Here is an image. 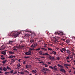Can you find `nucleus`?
I'll return each instance as SVG.
<instances>
[{"label":"nucleus","mask_w":75,"mask_h":75,"mask_svg":"<svg viewBox=\"0 0 75 75\" xmlns=\"http://www.w3.org/2000/svg\"><path fill=\"white\" fill-rule=\"evenodd\" d=\"M31 50H29L28 52H27L25 53V54L26 55H31Z\"/></svg>","instance_id":"4"},{"label":"nucleus","mask_w":75,"mask_h":75,"mask_svg":"<svg viewBox=\"0 0 75 75\" xmlns=\"http://www.w3.org/2000/svg\"><path fill=\"white\" fill-rule=\"evenodd\" d=\"M7 68L8 69H10V68L8 66L7 67Z\"/></svg>","instance_id":"50"},{"label":"nucleus","mask_w":75,"mask_h":75,"mask_svg":"<svg viewBox=\"0 0 75 75\" xmlns=\"http://www.w3.org/2000/svg\"><path fill=\"white\" fill-rule=\"evenodd\" d=\"M32 72H33L34 73H36V72H37V71H36V70H32Z\"/></svg>","instance_id":"28"},{"label":"nucleus","mask_w":75,"mask_h":75,"mask_svg":"<svg viewBox=\"0 0 75 75\" xmlns=\"http://www.w3.org/2000/svg\"><path fill=\"white\" fill-rule=\"evenodd\" d=\"M2 69H3V67H0V71H1L2 70Z\"/></svg>","instance_id":"53"},{"label":"nucleus","mask_w":75,"mask_h":75,"mask_svg":"<svg viewBox=\"0 0 75 75\" xmlns=\"http://www.w3.org/2000/svg\"><path fill=\"white\" fill-rule=\"evenodd\" d=\"M4 46V45H3L1 46V47L2 48V50H6V46Z\"/></svg>","instance_id":"9"},{"label":"nucleus","mask_w":75,"mask_h":75,"mask_svg":"<svg viewBox=\"0 0 75 75\" xmlns=\"http://www.w3.org/2000/svg\"><path fill=\"white\" fill-rule=\"evenodd\" d=\"M52 52L54 55H57V52H55L52 50Z\"/></svg>","instance_id":"15"},{"label":"nucleus","mask_w":75,"mask_h":75,"mask_svg":"<svg viewBox=\"0 0 75 75\" xmlns=\"http://www.w3.org/2000/svg\"><path fill=\"white\" fill-rule=\"evenodd\" d=\"M43 55H47V56H48L49 55V54L47 53H44L42 54Z\"/></svg>","instance_id":"20"},{"label":"nucleus","mask_w":75,"mask_h":75,"mask_svg":"<svg viewBox=\"0 0 75 75\" xmlns=\"http://www.w3.org/2000/svg\"><path fill=\"white\" fill-rule=\"evenodd\" d=\"M13 71H14L13 70H12L10 71V73L11 74H13Z\"/></svg>","instance_id":"46"},{"label":"nucleus","mask_w":75,"mask_h":75,"mask_svg":"<svg viewBox=\"0 0 75 75\" xmlns=\"http://www.w3.org/2000/svg\"><path fill=\"white\" fill-rule=\"evenodd\" d=\"M20 34V33L19 32H12L10 33L11 36L12 37H13V38H16V37H18Z\"/></svg>","instance_id":"1"},{"label":"nucleus","mask_w":75,"mask_h":75,"mask_svg":"<svg viewBox=\"0 0 75 75\" xmlns=\"http://www.w3.org/2000/svg\"><path fill=\"white\" fill-rule=\"evenodd\" d=\"M57 66L58 67H59L60 68H64V67L59 64H58L57 65Z\"/></svg>","instance_id":"10"},{"label":"nucleus","mask_w":75,"mask_h":75,"mask_svg":"<svg viewBox=\"0 0 75 75\" xmlns=\"http://www.w3.org/2000/svg\"><path fill=\"white\" fill-rule=\"evenodd\" d=\"M42 50H44V51H47V49H45L44 48H41Z\"/></svg>","instance_id":"24"},{"label":"nucleus","mask_w":75,"mask_h":75,"mask_svg":"<svg viewBox=\"0 0 75 75\" xmlns=\"http://www.w3.org/2000/svg\"><path fill=\"white\" fill-rule=\"evenodd\" d=\"M67 62H68V63H69V62H70V61H69L68 60H67Z\"/></svg>","instance_id":"57"},{"label":"nucleus","mask_w":75,"mask_h":75,"mask_svg":"<svg viewBox=\"0 0 75 75\" xmlns=\"http://www.w3.org/2000/svg\"><path fill=\"white\" fill-rule=\"evenodd\" d=\"M44 47H47V44H45L44 43Z\"/></svg>","instance_id":"30"},{"label":"nucleus","mask_w":75,"mask_h":75,"mask_svg":"<svg viewBox=\"0 0 75 75\" xmlns=\"http://www.w3.org/2000/svg\"><path fill=\"white\" fill-rule=\"evenodd\" d=\"M23 64H25V61H24L23 62Z\"/></svg>","instance_id":"64"},{"label":"nucleus","mask_w":75,"mask_h":75,"mask_svg":"<svg viewBox=\"0 0 75 75\" xmlns=\"http://www.w3.org/2000/svg\"><path fill=\"white\" fill-rule=\"evenodd\" d=\"M24 72H27L28 73H29V72L27 71V70L24 71Z\"/></svg>","instance_id":"51"},{"label":"nucleus","mask_w":75,"mask_h":75,"mask_svg":"<svg viewBox=\"0 0 75 75\" xmlns=\"http://www.w3.org/2000/svg\"><path fill=\"white\" fill-rule=\"evenodd\" d=\"M57 65H55L53 67V69L54 71H57L58 70V69L57 68Z\"/></svg>","instance_id":"7"},{"label":"nucleus","mask_w":75,"mask_h":75,"mask_svg":"<svg viewBox=\"0 0 75 75\" xmlns=\"http://www.w3.org/2000/svg\"><path fill=\"white\" fill-rule=\"evenodd\" d=\"M34 45V47H36V46L37 45V43L35 44Z\"/></svg>","instance_id":"42"},{"label":"nucleus","mask_w":75,"mask_h":75,"mask_svg":"<svg viewBox=\"0 0 75 75\" xmlns=\"http://www.w3.org/2000/svg\"><path fill=\"white\" fill-rule=\"evenodd\" d=\"M1 59H2V60H3V59H5V57H1Z\"/></svg>","instance_id":"44"},{"label":"nucleus","mask_w":75,"mask_h":75,"mask_svg":"<svg viewBox=\"0 0 75 75\" xmlns=\"http://www.w3.org/2000/svg\"><path fill=\"white\" fill-rule=\"evenodd\" d=\"M14 57V56H13L11 55L10 56H9V57H8V58H13Z\"/></svg>","instance_id":"19"},{"label":"nucleus","mask_w":75,"mask_h":75,"mask_svg":"<svg viewBox=\"0 0 75 75\" xmlns=\"http://www.w3.org/2000/svg\"><path fill=\"white\" fill-rule=\"evenodd\" d=\"M24 58H30V56H27V57L25 56L24 57Z\"/></svg>","instance_id":"33"},{"label":"nucleus","mask_w":75,"mask_h":75,"mask_svg":"<svg viewBox=\"0 0 75 75\" xmlns=\"http://www.w3.org/2000/svg\"><path fill=\"white\" fill-rule=\"evenodd\" d=\"M39 52V53H42V52H42V51H40Z\"/></svg>","instance_id":"60"},{"label":"nucleus","mask_w":75,"mask_h":75,"mask_svg":"<svg viewBox=\"0 0 75 75\" xmlns=\"http://www.w3.org/2000/svg\"><path fill=\"white\" fill-rule=\"evenodd\" d=\"M43 62H43V61H41V62H40V63H43Z\"/></svg>","instance_id":"59"},{"label":"nucleus","mask_w":75,"mask_h":75,"mask_svg":"<svg viewBox=\"0 0 75 75\" xmlns=\"http://www.w3.org/2000/svg\"><path fill=\"white\" fill-rule=\"evenodd\" d=\"M55 39H56V40H55L54 42H58V40H57V39H58V37H55Z\"/></svg>","instance_id":"13"},{"label":"nucleus","mask_w":75,"mask_h":75,"mask_svg":"<svg viewBox=\"0 0 75 75\" xmlns=\"http://www.w3.org/2000/svg\"><path fill=\"white\" fill-rule=\"evenodd\" d=\"M30 50H31V51H34V50H35L34 49V48H30V49H29Z\"/></svg>","instance_id":"36"},{"label":"nucleus","mask_w":75,"mask_h":75,"mask_svg":"<svg viewBox=\"0 0 75 75\" xmlns=\"http://www.w3.org/2000/svg\"><path fill=\"white\" fill-rule=\"evenodd\" d=\"M13 48V50L14 51H18L19 50V46H15Z\"/></svg>","instance_id":"3"},{"label":"nucleus","mask_w":75,"mask_h":75,"mask_svg":"<svg viewBox=\"0 0 75 75\" xmlns=\"http://www.w3.org/2000/svg\"><path fill=\"white\" fill-rule=\"evenodd\" d=\"M25 36L26 37H29L30 36V35H29L28 34H27L25 35Z\"/></svg>","instance_id":"22"},{"label":"nucleus","mask_w":75,"mask_h":75,"mask_svg":"<svg viewBox=\"0 0 75 75\" xmlns=\"http://www.w3.org/2000/svg\"><path fill=\"white\" fill-rule=\"evenodd\" d=\"M24 47V46H19V49H20V48H21V49H22Z\"/></svg>","instance_id":"18"},{"label":"nucleus","mask_w":75,"mask_h":75,"mask_svg":"<svg viewBox=\"0 0 75 75\" xmlns=\"http://www.w3.org/2000/svg\"><path fill=\"white\" fill-rule=\"evenodd\" d=\"M62 50L63 51H64V52H65V51H66V50H66V49H65V48H62Z\"/></svg>","instance_id":"25"},{"label":"nucleus","mask_w":75,"mask_h":75,"mask_svg":"<svg viewBox=\"0 0 75 75\" xmlns=\"http://www.w3.org/2000/svg\"><path fill=\"white\" fill-rule=\"evenodd\" d=\"M9 54H12V55L14 54V52H11V51H9Z\"/></svg>","instance_id":"14"},{"label":"nucleus","mask_w":75,"mask_h":75,"mask_svg":"<svg viewBox=\"0 0 75 75\" xmlns=\"http://www.w3.org/2000/svg\"><path fill=\"white\" fill-rule=\"evenodd\" d=\"M17 71H15V72H13V74H17Z\"/></svg>","instance_id":"47"},{"label":"nucleus","mask_w":75,"mask_h":75,"mask_svg":"<svg viewBox=\"0 0 75 75\" xmlns=\"http://www.w3.org/2000/svg\"><path fill=\"white\" fill-rule=\"evenodd\" d=\"M67 66H68V67H71V65L69 64H67Z\"/></svg>","instance_id":"49"},{"label":"nucleus","mask_w":75,"mask_h":75,"mask_svg":"<svg viewBox=\"0 0 75 75\" xmlns=\"http://www.w3.org/2000/svg\"><path fill=\"white\" fill-rule=\"evenodd\" d=\"M46 64H44V63H43V64H42L43 65H45H45Z\"/></svg>","instance_id":"63"},{"label":"nucleus","mask_w":75,"mask_h":75,"mask_svg":"<svg viewBox=\"0 0 75 75\" xmlns=\"http://www.w3.org/2000/svg\"><path fill=\"white\" fill-rule=\"evenodd\" d=\"M40 48H39L38 49H35L36 51H39V50H40Z\"/></svg>","instance_id":"32"},{"label":"nucleus","mask_w":75,"mask_h":75,"mask_svg":"<svg viewBox=\"0 0 75 75\" xmlns=\"http://www.w3.org/2000/svg\"><path fill=\"white\" fill-rule=\"evenodd\" d=\"M48 69H45V68L43 67L42 70V71L44 72V74H46V73H47V71H48Z\"/></svg>","instance_id":"2"},{"label":"nucleus","mask_w":75,"mask_h":75,"mask_svg":"<svg viewBox=\"0 0 75 75\" xmlns=\"http://www.w3.org/2000/svg\"><path fill=\"white\" fill-rule=\"evenodd\" d=\"M36 59H38V60H39V59H40V58H35Z\"/></svg>","instance_id":"55"},{"label":"nucleus","mask_w":75,"mask_h":75,"mask_svg":"<svg viewBox=\"0 0 75 75\" xmlns=\"http://www.w3.org/2000/svg\"><path fill=\"white\" fill-rule=\"evenodd\" d=\"M55 34H58H58H59V33H58V32H55Z\"/></svg>","instance_id":"48"},{"label":"nucleus","mask_w":75,"mask_h":75,"mask_svg":"<svg viewBox=\"0 0 75 75\" xmlns=\"http://www.w3.org/2000/svg\"><path fill=\"white\" fill-rule=\"evenodd\" d=\"M52 57H51V56L50 55L49 56V58L50 59V60H51Z\"/></svg>","instance_id":"38"},{"label":"nucleus","mask_w":75,"mask_h":75,"mask_svg":"<svg viewBox=\"0 0 75 75\" xmlns=\"http://www.w3.org/2000/svg\"><path fill=\"white\" fill-rule=\"evenodd\" d=\"M31 47H32V48H35L34 45H31Z\"/></svg>","instance_id":"43"},{"label":"nucleus","mask_w":75,"mask_h":75,"mask_svg":"<svg viewBox=\"0 0 75 75\" xmlns=\"http://www.w3.org/2000/svg\"><path fill=\"white\" fill-rule=\"evenodd\" d=\"M30 67H31V65H27L26 66V68H29Z\"/></svg>","instance_id":"17"},{"label":"nucleus","mask_w":75,"mask_h":75,"mask_svg":"<svg viewBox=\"0 0 75 75\" xmlns=\"http://www.w3.org/2000/svg\"><path fill=\"white\" fill-rule=\"evenodd\" d=\"M57 60H59L60 59H61V58L59 57H57Z\"/></svg>","instance_id":"34"},{"label":"nucleus","mask_w":75,"mask_h":75,"mask_svg":"<svg viewBox=\"0 0 75 75\" xmlns=\"http://www.w3.org/2000/svg\"><path fill=\"white\" fill-rule=\"evenodd\" d=\"M13 41H10L9 42V44H12L13 43Z\"/></svg>","instance_id":"29"},{"label":"nucleus","mask_w":75,"mask_h":75,"mask_svg":"<svg viewBox=\"0 0 75 75\" xmlns=\"http://www.w3.org/2000/svg\"><path fill=\"white\" fill-rule=\"evenodd\" d=\"M47 63L49 64H51V63L50 62H47Z\"/></svg>","instance_id":"62"},{"label":"nucleus","mask_w":75,"mask_h":75,"mask_svg":"<svg viewBox=\"0 0 75 75\" xmlns=\"http://www.w3.org/2000/svg\"><path fill=\"white\" fill-rule=\"evenodd\" d=\"M49 68L50 69H53V67L52 66H50Z\"/></svg>","instance_id":"39"},{"label":"nucleus","mask_w":75,"mask_h":75,"mask_svg":"<svg viewBox=\"0 0 75 75\" xmlns=\"http://www.w3.org/2000/svg\"><path fill=\"white\" fill-rule=\"evenodd\" d=\"M64 65L65 67H67V66H68V64H64Z\"/></svg>","instance_id":"37"},{"label":"nucleus","mask_w":75,"mask_h":75,"mask_svg":"<svg viewBox=\"0 0 75 75\" xmlns=\"http://www.w3.org/2000/svg\"><path fill=\"white\" fill-rule=\"evenodd\" d=\"M66 42L67 43H69L70 42V40H66Z\"/></svg>","instance_id":"21"},{"label":"nucleus","mask_w":75,"mask_h":75,"mask_svg":"<svg viewBox=\"0 0 75 75\" xmlns=\"http://www.w3.org/2000/svg\"><path fill=\"white\" fill-rule=\"evenodd\" d=\"M2 70H3V71H7V68L4 67V68L2 69Z\"/></svg>","instance_id":"11"},{"label":"nucleus","mask_w":75,"mask_h":75,"mask_svg":"<svg viewBox=\"0 0 75 75\" xmlns=\"http://www.w3.org/2000/svg\"><path fill=\"white\" fill-rule=\"evenodd\" d=\"M40 57L41 58H45V57Z\"/></svg>","instance_id":"54"},{"label":"nucleus","mask_w":75,"mask_h":75,"mask_svg":"<svg viewBox=\"0 0 75 75\" xmlns=\"http://www.w3.org/2000/svg\"><path fill=\"white\" fill-rule=\"evenodd\" d=\"M60 50L63 53L64 52H63V50H62H62L61 49H60Z\"/></svg>","instance_id":"45"},{"label":"nucleus","mask_w":75,"mask_h":75,"mask_svg":"<svg viewBox=\"0 0 75 75\" xmlns=\"http://www.w3.org/2000/svg\"><path fill=\"white\" fill-rule=\"evenodd\" d=\"M48 50H50V51H52V49L50 48H48Z\"/></svg>","instance_id":"40"},{"label":"nucleus","mask_w":75,"mask_h":75,"mask_svg":"<svg viewBox=\"0 0 75 75\" xmlns=\"http://www.w3.org/2000/svg\"><path fill=\"white\" fill-rule=\"evenodd\" d=\"M67 54H69V53H70V51H69V50H67Z\"/></svg>","instance_id":"26"},{"label":"nucleus","mask_w":75,"mask_h":75,"mask_svg":"<svg viewBox=\"0 0 75 75\" xmlns=\"http://www.w3.org/2000/svg\"><path fill=\"white\" fill-rule=\"evenodd\" d=\"M16 62V60H15L12 59L11 61V63H13V62Z\"/></svg>","instance_id":"27"},{"label":"nucleus","mask_w":75,"mask_h":75,"mask_svg":"<svg viewBox=\"0 0 75 75\" xmlns=\"http://www.w3.org/2000/svg\"><path fill=\"white\" fill-rule=\"evenodd\" d=\"M18 67H21V65H20V63H18V64L17 65Z\"/></svg>","instance_id":"35"},{"label":"nucleus","mask_w":75,"mask_h":75,"mask_svg":"<svg viewBox=\"0 0 75 75\" xmlns=\"http://www.w3.org/2000/svg\"><path fill=\"white\" fill-rule=\"evenodd\" d=\"M30 42H31V43L34 42V39H32V40H30Z\"/></svg>","instance_id":"16"},{"label":"nucleus","mask_w":75,"mask_h":75,"mask_svg":"<svg viewBox=\"0 0 75 75\" xmlns=\"http://www.w3.org/2000/svg\"><path fill=\"white\" fill-rule=\"evenodd\" d=\"M16 39H15L13 41V42H16Z\"/></svg>","instance_id":"61"},{"label":"nucleus","mask_w":75,"mask_h":75,"mask_svg":"<svg viewBox=\"0 0 75 75\" xmlns=\"http://www.w3.org/2000/svg\"><path fill=\"white\" fill-rule=\"evenodd\" d=\"M60 70L61 72H62L63 73H66V71L64 70V69H63V68L60 69Z\"/></svg>","instance_id":"5"},{"label":"nucleus","mask_w":75,"mask_h":75,"mask_svg":"<svg viewBox=\"0 0 75 75\" xmlns=\"http://www.w3.org/2000/svg\"><path fill=\"white\" fill-rule=\"evenodd\" d=\"M58 35H64V33L62 32L59 33Z\"/></svg>","instance_id":"12"},{"label":"nucleus","mask_w":75,"mask_h":75,"mask_svg":"<svg viewBox=\"0 0 75 75\" xmlns=\"http://www.w3.org/2000/svg\"><path fill=\"white\" fill-rule=\"evenodd\" d=\"M45 67H48V65L46 64L45 66Z\"/></svg>","instance_id":"52"},{"label":"nucleus","mask_w":75,"mask_h":75,"mask_svg":"<svg viewBox=\"0 0 75 75\" xmlns=\"http://www.w3.org/2000/svg\"><path fill=\"white\" fill-rule=\"evenodd\" d=\"M6 62L7 60H4L2 61V63H3V64H5V63H6Z\"/></svg>","instance_id":"23"},{"label":"nucleus","mask_w":75,"mask_h":75,"mask_svg":"<svg viewBox=\"0 0 75 75\" xmlns=\"http://www.w3.org/2000/svg\"><path fill=\"white\" fill-rule=\"evenodd\" d=\"M69 58H71V59L73 58V55H70L69 56H68L67 57H66V59H69Z\"/></svg>","instance_id":"6"},{"label":"nucleus","mask_w":75,"mask_h":75,"mask_svg":"<svg viewBox=\"0 0 75 75\" xmlns=\"http://www.w3.org/2000/svg\"><path fill=\"white\" fill-rule=\"evenodd\" d=\"M8 73V72H5V74H7V73Z\"/></svg>","instance_id":"58"},{"label":"nucleus","mask_w":75,"mask_h":75,"mask_svg":"<svg viewBox=\"0 0 75 75\" xmlns=\"http://www.w3.org/2000/svg\"><path fill=\"white\" fill-rule=\"evenodd\" d=\"M20 74H25V73L23 71H21L20 72Z\"/></svg>","instance_id":"41"},{"label":"nucleus","mask_w":75,"mask_h":75,"mask_svg":"<svg viewBox=\"0 0 75 75\" xmlns=\"http://www.w3.org/2000/svg\"><path fill=\"white\" fill-rule=\"evenodd\" d=\"M6 51L7 50L3 51L1 52V54H3L4 55H5L6 54Z\"/></svg>","instance_id":"8"},{"label":"nucleus","mask_w":75,"mask_h":75,"mask_svg":"<svg viewBox=\"0 0 75 75\" xmlns=\"http://www.w3.org/2000/svg\"><path fill=\"white\" fill-rule=\"evenodd\" d=\"M62 41H65V39H62Z\"/></svg>","instance_id":"56"},{"label":"nucleus","mask_w":75,"mask_h":75,"mask_svg":"<svg viewBox=\"0 0 75 75\" xmlns=\"http://www.w3.org/2000/svg\"><path fill=\"white\" fill-rule=\"evenodd\" d=\"M51 59L52 60H54L55 59L54 58V57H52V58Z\"/></svg>","instance_id":"31"}]
</instances>
